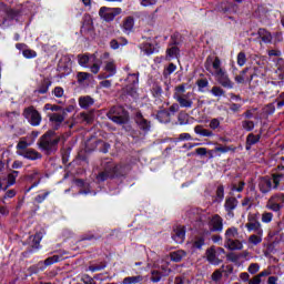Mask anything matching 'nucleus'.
Listing matches in <instances>:
<instances>
[{"label":"nucleus","instance_id":"4c0bfd02","mask_svg":"<svg viewBox=\"0 0 284 284\" xmlns=\"http://www.w3.org/2000/svg\"><path fill=\"white\" fill-rule=\"evenodd\" d=\"M17 176H19V171H12L8 175V187H10V185H14V183H17Z\"/></svg>","mask_w":284,"mask_h":284},{"label":"nucleus","instance_id":"1a4fd4ad","mask_svg":"<svg viewBox=\"0 0 284 284\" xmlns=\"http://www.w3.org/2000/svg\"><path fill=\"white\" fill-rule=\"evenodd\" d=\"M49 121L52 123V125L55 128V130H59V128L61 126V123H63V121H65V116L62 112L50 113Z\"/></svg>","mask_w":284,"mask_h":284},{"label":"nucleus","instance_id":"6e6d98bb","mask_svg":"<svg viewBox=\"0 0 284 284\" xmlns=\"http://www.w3.org/2000/svg\"><path fill=\"white\" fill-rule=\"evenodd\" d=\"M221 278H223V271L216 270V271L212 274V281H214L215 283H217V281H221Z\"/></svg>","mask_w":284,"mask_h":284},{"label":"nucleus","instance_id":"f257e3e1","mask_svg":"<svg viewBox=\"0 0 284 284\" xmlns=\"http://www.w3.org/2000/svg\"><path fill=\"white\" fill-rule=\"evenodd\" d=\"M204 68L211 77H214L215 81H217L222 88H227L229 90L234 88V82L230 79V74H227V70L223 67L221 58L209 55L204 62Z\"/></svg>","mask_w":284,"mask_h":284},{"label":"nucleus","instance_id":"20e7f679","mask_svg":"<svg viewBox=\"0 0 284 284\" xmlns=\"http://www.w3.org/2000/svg\"><path fill=\"white\" fill-rule=\"evenodd\" d=\"M123 12V9L121 8H108V7H102L99 10V17L103 19L106 23L112 22L115 17H119Z\"/></svg>","mask_w":284,"mask_h":284},{"label":"nucleus","instance_id":"774afa93","mask_svg":"<svg viewBox=\"0 0 284 284\" xmlns=\"http://www.w3.org/2000/svg\"><path fill=\"white\" fill-rule=\"evenodd\" d=\"M248 284H261V278L255 275L253 278L248 281Z\"/></svg>","mask_w":284,"mask_h":284},{"label":"nucleus","instance_id":"e433bc0d","mask_svg":"<svg viewBox=\"0 0 284 284\" xmlns=\"http://www.w3.org/2000/svg\"><path fill=\"white\" fill-rule=\"evenodd\" d=\"M184 94H185V84L178 85L175 87L173 99H179V97H183Z\"/></svg>","mask_w":284,"mask_h":284},{"label":"nucleus","instance_id":"603ef678","mask_svg":"<svg viewBox=\"0 0 284 284\" xmlns=\"http://www.w3.org/2000/svg\"><path fill=\"white\" fill-rule=\"evenodd\" d=\"M234 150L232 146H216L214 152H221V154H226V152H232Z\"/></svg>","mask_w":284,"mask_h":284},{"label":"nucleus","instance_id":"f8f14e48","mask_svg":"<svg viewBox=\"0 0 284 284\" xmlns=\"http://www.w3.org/2000/svg\"><path fill=\"white\" fill-rule=\"evenodd\" d=\"M247 232H255V234H263V227L261 222L252 221V217H248V222L245 224Z\"/></svg>","mask_w":284,"mask_h":284},{"label":"nucleus","instance_id":"a19ab883","mask_svg":"<svg viewBox=\"0 0 284 284\" xmlns=\"http://www.w3.org/2000/svg\"><path fill=\"white\" fill-rule=\"evenodd\" d=\"M243 130H246V132H252L254 130V122L250 120H244L242 122Z\"/></svg>","mask_w":284,"mask_h":284},{"label":"nucleus","instance_id":"3c124183","mask_svg":"<svg viewBox=\"0 0 284 284\" xmlns=\"http://www.w3.org/2000/svg\"><path fill=\"white\" fill-rule=\"evenodd\" d=\"M52 94H54V97H57V99H61L63 98L64 91L63 88L61 87H55L52 91Z\"/></svg>","mask_w":284,"mask_h":284},{"label":"nucleus","instance_id":"69168bd1","mask_svg":"<svg viewBox=\"0 0 284 284\" xmlns=\"http://www.w3.org/2000/svg\"><path fill=\"white\" fill-rule=\"evenodd\" d=\"M284 105V92L281 93L277 98V108H283Z\"/></svg>","mask_w":284,"mask_h":284},{"label":"nucleus","instance_id":"ddd939ff","mask_svg":"<svg viewBox=\"0 0 284 284\" xmlns=\"http://www.w3.org/2000/svg\"><path fill=\"white\" fill-rule=\"evenodd\" d=\"M206 260L209 261V263H211V265L221 264V260L216 256V250L214 248V246L206 250Z\"/></svg>","mask_w":284,"mask_h":284},{"label":"nucleus","instance_id":"9b49d317","mask_svg":"<svg viewBox=\"0 0 284 284\" xmlns=\"http://www.w3.org/2000/svg\"><path fill=\"white\" fill-rule=\"evenodd\" d=\"M239 205V200L236 197H226L224 207L229 214V216H234V210H236Z\"/></svg>","mask_w":284,"mask_h":284},{"label":"nucleus","instance_id":"f704fd0d","mask_svg":"<svg viewBox=\"0 0 284 284\" xmlns=\"http://www.w3.org/2000/svg\"><path fill=\"white\" fill-rule=\"evenodd\" d=\"M247 68L244 69L239 75L235 77L236 83H245V81H252L253 75H251V79L245 77V74H247Z\"/></svg>","mask_w":284,"mask_h":284},{"label":"nucleus","instance_id":"4468645a","mask_svg":"<svg viewBox=\"0 0 284 284\" xmlns=\"http://www.w3.org/2000/svg\"><path fill=\"white\" fill-rule=\"evenodd\" d=\"M192 97V93H185L184 95H179L178 98H175V101H178V103H180L181 108H192V99L190 98Z\"/></svg>","mask_w":284,"mask_h":284},{"label":"nucleus","instance_id":"b1692460","mask_svg":"<svg viewBox=\"0 0 284 284\" xmlns=\"http://www.w3.org/2000/svg\"><path fill=\"white\" fill-rule=\"evenodd\" d=\"M28 148H30V143L26 139H21L17 144V155L21 156V153L24 154L28 152Z\"/></svg>","mask_w":284,"mask_h":284},{"label":"nucleus","instance_id":"c85d7f7f","mask_svg":"<svg viewBox=\"0 0 284 284\" xmlns=\"http://www.w3.org/2000/svg\"><path fill=\"white\" fill-rule=\"evenodd\" d=\"M59 261H61V256L59 255H53L51 257H48L47 260H44V262H39L38 265L41 267L42 265H44L45 267L50 266V265H54V263H59Z\"/></svg>","mask_w":284,"mask_h":284},{"label":"nucleus","instance_id":"393cba45","mask_svg":"<svg viewBox=\"0 0 284 284\" xmlns=\"http://www.w3.org/2000/svg\"><path fill=\"white\" fill-rule=\"evenodd\" d=\"M257 34L263 43H272V33L266 29H258Z\"/></svg>","mask_w":284,"mask_h":284},{"label":"nucleus","instance_id":"0e129e2a","mask_svg":"<svg viewBox=\"0 0 284 284\" xmlns=\"http://www.w3.org/2000/svg\"><path fill=\"white\" fill-rule=\"evenodd\" d=\"M110 48L112 50H119V48H121V44H119V41L116 39H113L110 41Z\"/></svg>","mask_w":284,"mask_h":284},{"label":"nucleus","instance_id":"4be33fe9","mask_svg":"<svg viewBox=\"0 0 284 284\" xmlns=\"http://www.w3.org/2000/svg\"><path fill=\"white\" fill-rule=\"evenodd\" d=\"M172 272L171 268L168 267V264H166V270L164 271V273H161L159 271H152V275H151V281L153 283H159V281H161V278H163V276H169L170 273Z\"/></svg>","mask_w":284,"mask_h":284},{"label":"nucleus","instance_id":"37998d69","mask_svg":"<svg viewBox=\"0 0 284 284\" xmlns=\"http://www.w3.org/2000/svg\"><path fill=\"white\" fill-rule=\"evenodd\" d=\"M232 192H243L245 190V182L241 181L237 184L231 186Z\"/></svg>","mask_w":284,"mask_h":284},{"label":"nucleus","instance_id":"de8ad7c7","mask_svg":"<svg viewBox=\"0 0 284 284\" xmlns=\"http://www.w3.org/2000/svg\"><path fill=\"white\" fill-rule=\"evenodd\" d=\"M78 61H79V64L82 65V68H85L88 65V63L90 62V57L79 55Z\"/></svg>","mask_w":284,"mask_h":284},{"label":"nucleus","instance_id":"6e6552de","mask_svg":"<svg viewBox=\"0 0 284 284\" xmlns=\"http://www.w3.org/2000/svg\"><path fill=\"white\" fill-rule=\"evenodd\" d=\"M172 239L175 243H178L179 245H181L182 243L185 242V226H176L173 230L172 233Z\"/></svg>","mask_w":284,"mask_h":284},{"label":"nucleus","instance_id":"2f4dec72","mask_svg":"<svg viewBox=\"0 0 284 284\" xmlns=\"http://www.w3.org/2000/svg\"><path fill=\"white\" fill-rule=\"evenodd\" d=\"M143 282V277L141 275L128 276L124 277L122 284H139Z\"/></svg>","mask_w":284,"mask_h":284},{"label":"nucleus","instance_id":"9d476101","mask_svg":"<svg viewBox=\"0 0 284 284\" xmlns=\"http://www.w3.org/2000/svg\"><path fill=\"white\" fill-rule=\"evenodd\" d=\"M210 227L213 232H223V217L214 215L210 221Z\"/></svg>","mask_w":284,"mask_h":284},{"label":"nucleus","instance_id":"39448f33","mask_svg":"<svg viewBox=\"0 0 284 284\" xmlns=\"http://www.w3.org/2000/svg\"><path fill=\"white\" fill-rule=\"evenodd\" d=\"M23 116L29 121L31 125H41V113H39L34 106L24 109Z\"/></svg>","mask_w":284,"mask_h":284},{"label":"nucleus","instance_id":"ea45409f","mask_svg":"<svg viewBox=\"0 0 284 284\" xmlns=\"http://www.w3.org/2000/svg\"><path fill=\"white\" fill-rule=\"evenodd\" d=\"M260 139L261 138L258 135H254L253 133H250L246 138V142L248 145H255V143H258Z\"/></svg>","mask_w":284,"mask_h":284},{"label":"nucleus","instance_id":"473e14b6","mask_svg":"<svg viewBox=\"0 0 284 284\" xmlns=\"http://www.w3.org/2000/svg\"><path fill=\"white\" fill-rule=\"evenodd\" d=\"M156 119L158 121H160V123H170V112L160 111L156 114Z\"/></svg>","mask_w":284,"mask_h":284},{"label":"nucleus","instance_id":"4d7b16f0","mask_svg":"<svg viewBox=\"0 0 284 284\" xmlns=\"http://www.w3.org/2000/svg\"><path fill=\"white\" fill-rule=\"evenodd\" d=\"M271 199H276L280 207H284V194L281 193V194H275L273 195Z\"/></svg>","mask_w":284,"mask_h":284},{"label":"nucleus","instance_id":"bb28decb","mask_svg":"<svg viewBox=\"0 0 284 284\" xmlns=\"http://www.w3.org/2000/svg\"><path fill=\"white\" fill-rule=\"evenodd\" d=\"M48 90H50V82H48V80H43L37 90H34V94H48Z\"/></svg>","mask_w":284,"mask_h":284},{"label":"nucleus","instance_id":"a211bd4d","mask_svg":"<svg viewBox=\"0 0 284 284\" xmlns=\"http://www.w3.org/2000/svg\"><path fill=\"white\" fill-rule=\"evenodd\" d=\"M20 156H23V159H28L29 161H37L41 159V153L34 149H28L24 153H20Z\"/></svg>","mask_w":284,"mask_h":284},{"label":"nucleus","instance_id":"412c9836","mask_svg":"<svg viewBox=\"0 0 284 284\" xmlns=\"http://www.w3.org/2000/svg\"><path fill=\"white\" fill-rule=\"evenodd\" d=\"M92 30H94L92 18L90 16H85L82 23L81 32L85 34L88 32H92Z\"/></svg>","mask_w":284,"mask_h":284},{"label":"nucleus","instance_id":"052dcab7","mask_svg":"<svg viewBox=\"0 0 284 284\" xmlns=\"http://www.w3.org/2000/svg\"><path fill=\"white\" fill-rule=\"evenodd\" d=\"M196 84L200 90H203V88H207V85H210V82L207 81V79H201L197 80Z\"/></svg>","mask_w":284,"mask_h":284},{"label":"nucleus","instance_id":"5701e85b","mask_svg":"<svg viewBox=\"0 0 284 284\" xmlns=\"http://www.w3.org/2000/svg\"><path fill=\"white\" fill-rule=\"evenodd\" d=\"M170 256L171 261H173L174 263H181V261H183V258L187 256V253L183 250H178L175 252H171Z\"/></svg>","mask_w":284,"mask_h":284},{"label":"nucleus","instance_id":"0eeeda50","mask_svg":"<svg viewBox=\"0 0 284 284\" xmlns=\"http://www.w3.org/2000/svg\"><path fill=\"white\" fill-rule=\"evenodd\" d=\"M103 70L106 74L100 75V79H110V77H114V74H116V62L114 60L105 61Z\"/></svg>","mask_w":284,"mask_h":284},{"label":"nucleus","instance_id":"338daca9","mask_svg":"<svg viewBox=\"0 0 284 284\" xmlns=\"http://www.w3.org/2000/svg\"><path fill=\"white\" fill-rule=\"evenodd\" d=\"M174 284H190V282L183 277H175Z\"/></svg>","mask_w":284,"mask_h":284},{"label":"nucleus","instance_id":"cd10ccee","mask_svg":"<svg viewBox=\"0 0 284 284\" xmlns=\"http://www.w3.org/2000/svg\"><path fill=\"white\" fill-rule=\"evenodd\" d=\"M224 236H225V242L232 241L234 239H239V229L234 226L227 229Z\"/></svg>","mask_w":284,"mask_h":284},{"label":"nucleus","instance_id":"5fc2aeb1","mask_svg":"<svg viewBox=\"0 0 284 284\" xmlns=\"http://www.w3.org/2000/svg\"><path fill=\"white\" fill-rule=\"evenodd\" d=\"M248 273L250 274H256V272H258V270H261V265H258V263H252L248 266Z\"/></svg>","mask_w":284,"mask_h":284},{"label":"nucleus","instance_id":"09e8293b","mask_svg":"<svg viewBox=\"0 0 284 284\" xmlns=\"http://www.w3.org/2000/svg\"><path fill=\"white\" fill-rule=\"evenodd\" d=\"M209 128L211 129V130H219V128H221V121L219 120V119H212L211 121H210V124H209Z\"/></svg>","mask_w":284,"mask_h":284},{"label":"nucleus","instance_id":"a18cd8bd","mask_svg":"<svg viewBox=\"0 0 284 284\" xmlns=\"http://www.w3.org/2000/svg\"><path fill=\"white\" fill-rule=\"evenodd\" d=\"M22 54L26 59H34L37 57V51L32 49H27L22 51Z\"/></svg>","mask_w":284,"mask_h":284},{"label":"nucleus","instance_id":"aec40b11","mask_svg":"<svg viewBox=\"0 0 284 284\" xmlns=\"http://www.w3.org/2000/svg\"><path fill=\"white\" fill-rule=\"evenodd\" d=\"M78 101L80 108H82L83 110H88V108L94 105V99H92V97L90 95L80 97Z\"/></svg>","mask_w":284,"mask_h":284},{"label":"nucleus","instance_id":"423d86ee","mask_svg":"<svg viewBox=\"0 0 284 284\" xmlns=\"http://www.w3.org/2000/svg\"><path fill=\"white\" fill-rule=\"evenodd\" d=\"M141 50L144 51V54H154V52H159V43L156 42V38H150L141 45Z\"/></svg>","mask_w":284,"mask_h":284},{"label":"nucleus","instance_id":"f3484780","mask_svg":"<svg viewBox=\"0 0 284 284\" xmlns=\"http://www.w3.org/2000/svg\"><path fill=\"white\" fill-rule=\"evenodd\" d=\"M258 187L263 194H267V192H272V190H274L272 180L267 178H264L260 181Z\"/></svg>","mask_w":284,"mask_h":284},{"label":"nucleus","instance_id":"864d4df0","mask_svg":"<svg viewBox=\"0 0 284 284\" xmlns=\"http://www.w3.org/2000/svg\"><path fill=\"white\" fill-rule=\"evenodd\" d=\"M110 176H112V174L109 173L108 170H105V171L101 172V173L97 176V179H98V181H106V179H110Z\"/></svg>","mask_w":284,"mask_h":284},{"label":"nucleus","instance_id":"680f3d73","mask_svg":"<svg viewBox=\"0 0 284 284\" xmlns=\"http://www.w3.org/2000/svg\"><path fill=\"white\" fill-rule=\"evenodd\" d=\"M176 71V67L174 65V63H170L169 67L164 70V77L169 74H172V72Z\"/></svg>","mask_w":284,"mask_h":284},{"label":"nucleus","instance_id":"a878e982","mask_svg":"<svg viewBox=\"0 0 284 284\" xmlns=\"http://www.w3.org/2000/svg\"><path fill=\"white\" fill-rule=\"evenodd\" d=\"M225 247H229V250H243V242L239 240H229L225 242Z\"/></svg>","mask_w":284,"mask_h":284},{"label":"nucleus","instance_id":"79ce46f5","mask_svg":"<svg viewBox=\"0 0 284 284\" xmlns=\"http://www.w3.org/2000/svg\"><path fill=\"white\" fill-rule=\"evenodd\" d=\"M211 94H213V97H223L225 91L221 87H213L211 89Z\"/></svg>","mask_w":284,"mask_h":284},{"label":"nucleus","instance_id":"6ab92c4d","mask_svg":"<svg viewBox=\"0 0 284 284\" xmlns=\"http://www.w3.org/2000/svg\"><path fill=\"white\" fill-rule=\"evenodd\" d=\"M187 245L191 250H193V252L196 250H201L203 245H205V239L202 236H197L189 242Z\"/></svg>","mask_w":284,"mask_h":284},{"label":"nucleus","instance_id":"49530a36","mask_svg":"<svg viewBox=\"0 0 284 284\" xmlns=\"http://www.w3.org/2000/svg\"><path fill=\"white\" fill-rule=\"evenodd\" d=\"M78 83H83V81H88L90 79V73L88 72H79L77 75Z\"/></svg>","mask_w":284,"mask_h":284},{"label":"nucleus","instance_id":"dca6fc26","mask_svg":"<svg viewBox=\"0 0 284 284\" xmlns=\"http://www.w3.org/2000/svg\"><path fill=\"white\" fill-rule=\"evenodd\" d=\"M124 34H130V32H132V30H134V18L132 17H126L123 21H122V26H121Z\"/></svg>","mask_w":284,"mask_h":284},{"label":"nucleus","instance_id":"8fccbe9b","mask_svg":"<svg viewBox=\"0 0 284 284\" xmlns=\"http://www.w3.org/2000/svg\"><path fill=\"white\" fill-rule=\"evenodd\" d=\"M247 62V58L245 57V52H240L237 54V65L243 67Z\"/></svg>","mask_w":284,"mask_h":284},{"label":"nucleus","instance_id":"13d9d810","mask_svg":"<svg viewBox=\"0 0 284 284\" xmlns=\"http://www.w3.org/2000/svg\"><path fill=\"white\" fill-rule=\"evenodd\" d=\"M264 112L266 114H274V112H276V106H274V103H270L264 108Z\"/></svg>","mask_w":284,"mask_h":284},{"label":"nucleus","instance_id":"c756f323","mask_svg":"<svg viewBox=\"0 0 284 284\" xmlns=\"http://www.w3.org/2000/svg\"><path fill=\"white\" fill-rule=\"evenodd\" d=\"M250 245H260L263 243V233H256L248 236Z\"/></svg>","mask_w":284,"mask_h":284},{"label":"nucleus","instance_id":"58836bf2","mask_svg":"<svg viewBox=\"0 0 284 284\" xmlns=\"http://www.w3.org/2000/svg\"><path fill=\"white\" fill-rule=\"evenodd\" d=\"M281 179H283V174H273V179L271 180L273 190H276L281 185Z\"/></svg>","mask_w":284,"mask_h":284},{"label":"nucleus","instance_id":"7ed1b4c3","mask_svg":"<svg viewBox=\"0 0 284 284\" xmlns=\"http://www.w3.org/2000/svg\"><path fill=\"white\" fill-rule=\"evenodd\" d=\"M109 119L113 121V123L123 125V123H128V113L123 111V108L114 106L109 112Z\"/></svg>","mask_w":284,"mask_h":284},{"label":"nucleus","instance_id":"bf43d9fd","mask_svg":"<svg viewBox=\"0 0 284 284\" xmlns=\"http://www.w3.org/2000/svg\"><path fill=\"white\" fill-rule=\"evenodd\" d=\"M90 70L93 74H99V70H101V63L99 61L94 62L91 67Z\"/></svg>","mask_w":284,"mask_h":284},{"label":"nucleus","instance_id":"7c9ffc66","mask_svg":"<svg viewBox=\"0 0 284 284\" xmlns=\"http://www.w3.org/2000/svg\"><path fill=\"white\" fill-rule=\"evenodd\" d=\"M267 210H272L273 212H278L281 210V204L276 201V197H271L266 203Z\"/></svg>","mask_w":284,"mask_h":284},{"label":"nucleus","instance_id":"72a5a7b5","mask_svg":"<svg viewBox=\"0 0 284 284\" xmlns=\"http://www.w3.org/2000/svg\"><path fill=\"white\" fill-rule=\"evenodd\" d=\"M175 57H179V48L171 47L166 49V61H172Z\"/></svg>","mask_w":284,"mask_h":284},{"label":"nucleus","instance_id":"c9c22d12","mask_svg":"<svg viewBox=\"0 0 284 284\" xmlns=\"http://www.w3.org/2000/svg\"><path fill=\"white\" fill-rule=\"evenodd\" d=\"M78 123H92V116L82 112L78 115Z\"/></svg>","mask_w":284,"mask_h":284},{"label":"nucleus","instance_id":"f03ea898","mask_svg":"<svg viewBox=\"0 0 284 284\" xmlns=\"http://www.w3.org/2000/svg\"><path fill=\"white\" fill-rule=\"evenodd\" d=\"M59 141L61 138L54 131H48L40 138L38 145L47 154H52V152H57Z\"/></svg>","mask_w":284,"mask_h":284},{"label":"nucleus","instance_id":"2eb2a0df","mask_svg":"<svg viewBox=\"0 0 284 284\" xmlns=\"http://www.w3.org/2000/svg\"><path fill=\"white\" fill-rule=\"evenodd\" d=\"M135 122L138 123L140 130H143L144 132H150V121L143 118V114L136 113Z\"/></svg>","mask_w":284,"mask_h":284},{"label":"nucleus","instance_id":"c03bdc74","mask_svg":"<svg viewBox=\"0 0 284 284\" xmlns=\"http://www.w3.org/2000/svg\"><path fill=\"white\" fill-rule=\"evenodd\" d=\"M272 219H274V214L271 212H264L262 214V223H272Z\"/></svg>","mask_w":284,"mask_h":284},{"label":"nucleus","instance_id":"e2e57ef3","mask_svg":"<svg viewBox=\"0 0 284 284\" xmlns=\"http://www.w3.org/2000/svg\"><path fill=\"white\" fill-rule=\"evenodd\" d=\"M82 283H84V284H97V282H94V278L90 277L89 275H84L82 277Z\"/></svg>","mask_w":284,"mask_h":284}]
</instances>
